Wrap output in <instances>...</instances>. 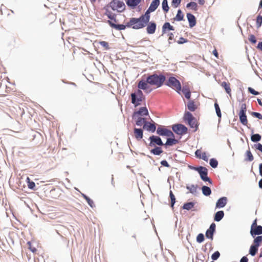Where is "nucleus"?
Instances as JSON below:
<instances>
[{"mask_svg": "<svg viewBox=\"0 0 262 262\" xmlns=\"http://www.w3.org/2000/svg\"><path fill=\"white\" fill-rule=\"evenodd\" d=\"M247 106L245 103H243L241 106V110L239 114H246Z\"/></svg>", "mask_w": 262, "mask_h": 262, "instance_id": "obj_53", "label": "nucleus"}, {"mask_svg": "<svg viewBox=\"0 0 262 262\" xmlns=\"http://www.w3.org/2000/svg\"><path fill=\"white\" fill-rule=\"evenodd\" d=\"M99 44L101 46L104 47L105 50H108L110 49V47H109L108 43L107 42L105 41H101L99 42Z\"/></svg>", "mask_w": 262, "mask_h": 262, "instance_id": "obj_55", "label": "nucleus"}, {"mask_svg": "<svg viewBox=\"0 0 262 262\" xmlns=\"http://www.w3.org/2000/svg\"><path fill=\"white\" fill-rule=\"evenodd\" d=\"M160 146H154V148L150 150V153L156 156L160 155L163 151L162 148Z\"/></svg>", "mask_w": 262, "mask_h": 262, "instance_id": "obj_27", "label": "nucleus"}, {"mask_svg": "<svg viewBox=\"0 0 262 262\" xmlns=\"http://www.w3.org/2000/svg\"><path fill=\"white\" fill-rule=\"evenodd\" d=\"M85 200L86 201L88 204L91 208H94L95 207L93 201L88 196Z\"/></svg>", "mask_w": 262, "mask_h": 262, "instance_id": "obj_52", "label": "nucleus"}, {"mask_svg": "<svg viewBox=\"0 0 262 262\" xmlns=\"http://www.w3.org/2000/svg\"><path fill=\"white\" fill-rule=\"evenodd\" d=\"M187 108L190 112H194L197 109V106L195 104L193 100H189L188 102Z\"/></svg>", "mask_w": 262, "mask_h": 262, "instance_id": "obj_32", "label": "nucleus"}, {"mask_svg": "<svg viewBox=\"0 0 262 262\" xmlns=\"http://www.w3.org/2000/svg\"><path fill=\"white\" fill-rule=\"evenodd\" d=\"M248 39L252 44H255L257 42V39L253 34H250Z\"/></svg>", "mask_w": 262, "mask_h": 262, "instance_id": "obj_50", "label": "nucleus"}, {"mask_svg": "<svg viewBox=\"0 0 262 262\" xmlns=\"http://www.w3.org/2000/svg\"><path fill=\"white\" fill-rule=\"evenodd\" d=\"M107 23L112 28H114L117 30H124L126 28H131L134 30H139L138 28H137V25L133 19V17L130 18L128 22L126 23V24H116L113 23L112 21L110 20H107Z\"/></svg>", "mask_w": 262, "mask_h": 262, "instance_id": "obj_3", "label": "nucleus"}, {"mask_svg": "<svg viewBox=\"0 0 262 262\" xmlns=\"http://www.w3.org/2000/svg\"><path fill=\"white\" fill-rule=\"evenodd\" d=\"M160 3V1H158V2L157 1V0H152L149 7V8L152 10V11H155L159 6Z\"/></svg>", "mask_w": 262, "mask_h": 262, "instance_id": "obj_37", "label": "nucleus"}, {"mask_svg": "<svg viewBox=\"0 0 262 262\" xmlns=\"http://www.w3.org/2000/svg\"><path fill=\"white\" fill-rule=\"evenodd\" d=\"M172 131L178 135H183L187 133L188 128L184 124L177 123L172 125Z\"/></svg>", "mask_w": 262, "mask_h": 262, "instance_id": "obj_10", "label": "nucleus"}, {"mask_svg": "<svg viewBox=\"0 0 262 262\" xmlns=\"http://www.w3.org/2000/svg\"><path fill=\"white\" fill-rule=\"evenodd\" d=\"M162 8L163 11L165 13L169 11V7L168 6L167 0H163L162 1Z\"/></svg>", "mask_w": 262, "mask_h": 262, "instance_id": "obj_41", "label": "nucleus"}, {"mask_svg": "<svg viewBox=\"0 0 262 262\" xmlns=\"http://www.w3.org/2000/svg\"><path fill=\"white\" fill-rule=\"evenodd\" d=\"M193 170L196 171L200 174V177L204 182H208L209 184H212V181L208 177V171L207 168L203 166H199L193 167Z\"/></svg>", "mask_w": 262, "mask_h": 262, "instance_id": "obj_6", "label": "nucleus"}, {"mask_svg": "<svg viewBox=\"0 0 262 262\" xmlns=\"http://www.w3.org/2000/svg\"><path fill=\"white\" fill-rule=\"evenodd\" d=\"M209 164L213 168H215L218 166V161L215 158H211L209 160Z\"/></svg>", "mask_w": 262, "mask_h": 262, "instance_id": "obj_44", "label": "nucleus"}, {"mask_svg": "<svg viewBox=\"0 0 262 262\" xmlns=\"http://www.w3.org/2000/svg\"><path fill=\"white\" fill-rule=\"evenodd\" d=\"M146 32L148 34H153L155 33L157 29V24L154 21H149L146 25Z\"/></svg>", "mask_w": 262, "mask_h": 262, "instance_id": "obj_13", "label": "nucleus"}, {"mask_svg": "<svg viewBox=\"0 0 262 262\" xmlns=\"http://www.w3.org/2000/svg\"><path fill=\"white\" fill-rule=\"evenodd\" d=\"M110 7L114 10L122 12L125 9V5L123 2L119 0H113L109 4Z\"/></svg>", "mask_w": 262, "mask_h": 262, "instance_id": "obj_9", "label": "nucleus"}, {"mask_svg": "<svg viewBox=\"0 0 262 262\" xmlns=\"http://www.w3.org/2000/svg\"><path fill=\"white\" fill-rule=\"evenodd\" d=\"M131 103L136 107L141 104V102L145 100V97L143 92L137 90L130 94Z\"/></svg>", "mask_w": 262, "mask_h": 262, "instance_id": "obj_4", "label": "nucleus"}, {"mask_svg": "<svg viewBox=\"0 0 262 262\" xmlns=\"http://www.w3.org/2000/svg\"><path fill=\"white\" fill-rule=\"evenodd\" d=\"M215 224L214 223H212L210 224L209 228L206 231L205 236L206 238L212 240L213 238V235L215 233Z\"/></svg>", "mask_w": 262, "mask_h": 262, "instance_id": "obj_12", "label": "nucleus"}, {"mask_svg": "<svg viewBox=\"0 0 262 262\" xmlns=\"http://www.w3.org/2000/svg\"><path fill=\"white\" fill-rule=\"evenodd\" d=\"M197 6H198L197 4L195 2H191L186 5V7L187 8H191V9H192L193 10H197Z\"/></svg>", "mask_w": 262, "mask_h": 262, "instance_id": "obj_46", "label": "nucleus"}, {"mask_svg": "<svg viewBox=\"0 0 262 262\" xmlns=\"http://www.w3.org/2000/svg\"><path fill=\"white\" fill-rule=\"evenodd\" d=\"M250 234L252 237H255L256 235L262 234V226L258 225L254 228H250Z\"/></svg>", "mask_w": 262, "mask_h": 262, "instance_id": "obj_16", "label": "nucleus"}, {"mask_svg": "<svg viewBox=\"0 0 262 262\" xmlns=\"http://www.w3.org/2000/svg\"><path fill=\"white\" fill-rule=\"evenodd\" d=\"M143 129H146L147 131L153 133L157 129L156 123L154 122L152 123L149 121H146L143 124Z\"/></svg>", "mask_w": 262, "mask_h": 262, "instance_id": "obj_14", "label": "nucleus"}, {"mask_svg": "<svg viewBox=\"0 0 262 262\" xmlns=\"http://www.w3.org/2000/svg\"><path fill=\"white\" fill-rule=\"evenodd\" d=\"M200 159H203L204 161H206V162H207L208 160V158L206 155V153L205 152H203L201 156V158Z\"/></svg>", "mask_w": 262, "mask_h": 262, "instance_id": "obj_62", "label": "nucleus"}, {"mask_svg": "<svg viewBox=\"0 0 262 262\" xmlns=\"http://www.w3.org/2000/svg\"><path fill=\"white\" fill-rule=\"evenodd\" d=\"M165 84L169 87L172 88L173 89L176 90V92L181 94V84L179 80L176 77L171 76L169 77L168 80L165 83Z\"/></svg>", "mask_w": 262, "mask_h": 262, "instance_id": "obj_7", "label": "nucleus"}, {"mask_svg": "<svg viewBox=\"0 0 262 262\" xmlns=\"http://www.w3.org/2000/svg\"><path fill=\"white\" fill-rule=\"evenodd\" d=\"M148 140H149L150 142L148 144H147L146 142L144 140L143 142L144 143L148 146L152 147V146H163L164 143L161 139V138L159 136H156V135H151L150 136Z\"/></svg>", "mask_w": 262, "mask_h": 262, "instance_id": "obj_8", "label": "nucleus"}, {"mask_svg": "<svg viewBox=\"0 0 262 262\" xmlns=\"http://www.w3.org/2000/svg\"><path fill=\"white\" fill-rule=\"evenodd\" d=\"M166 137H169L168 138H175V136L173 132L168 129V130L167 133Z\"/></svg>", "mask_w": 262, "mask_h": 262, "instance_id": "obj_60", "label": "nucleus"}, {"mask_svg": "<svg viewBox=\"0 0 262 262\" xmlns=\"http://www.w3.org/2000/svg\"><path fill=\"white\" fill-rule=\"evenodd\" d=\"M258 250V247H257L253 244H252L251 245V246L250 247L249 252V254L251 256H254L256 255Z\"/></svg>", "mask_w": 262, "mask_h": 262, "instance_id": "obj_35", "label": "nucleus"}, {"mask_svg": "<svg viewBox=\"0 0 262 262\" xmlns=\"http://www.w3.org/2000/svg\"><path fill=\"white\" fill-rule=\"evenodd\" d=\"M228 201L227 198L222 196L219 198L216 202L215 207L216 208H224L227 204Z\"/></svg>", "mask_w": 262, "mask_h": 262, "instance_id": "obj_18", "label": "nucleus"}, {"mask_svg": "<svg viewBox=\"0 0 262 262\" xmlns=\"http://www.w3.org/2000/svg\"><path fill=\"white\" fill-rule=\"evenodd\" d=\"M201 189L203 194L206 196H208L211 194V189L207 186H203Z\"/></svg>", "mask_w": 262, "mask_h": 262, "instance_id": "obj_30", "label": "nucleus"}, {"mask_svg": "<svg viewBox=\"0 0 262 262\" xmlns=\"http://www.w3.org/2000/svg\"><path fill=\"white\" fill-rule=\"evenodd\" d=\"M254 147L256 149L262 152V144L261 143H257L255 144L254 145Z\"/></svg>", "mask_w": 262, "mask_h": 262, "instance_id": "obj_59", "label": "nucleus"}, {"mask_svg": "<svg viewBox=\"0 0 262 262\" xmlns=\"http://www.w3.org/2000/svg\"><path fill=\"white\" fill-rule=\"evenodd\" d=\"M183 119L190 128H195V132L198 129L199 125L198 124L195 118L193 116L191 113L189 111H185Z\"/></svg>", "mask_w": 262, "mask_h": 262, "instance_id": "obj_5", "label": "nucleus"}, {"mask_svg": "<svg viewBox=\"0 0 262 262\" xmlns=\"http://www.w3.org/2000/svg\"><path fill=\"white\" fill-rule=\"evenodd\" d=\"M240 122L244 125H247L248 120L246 114H238Z\"/></svg>", "mask_w": 262, "mask_h": 262, "instance_id": "obj_33", "label": "nucleus"}, {"mask_svg": "<svg viewBox=\"0 0 262 262\" xmlns=\"http://www.w3.org/2000/svg\"><path fill=\"white\" fill-rule=\"evenodd\" d=\"M184 14L181 9L177 11L176 16L173 18L174 21H180L184 19Z\"/></svg>", "mask_w": 262, "mask_h": 262, "instance_id": "obj_31", "label": "nucleus"}, {"mask_svg": "<svg viewBox=\"0 0 262 262\" xmlns=\"http://www.w3.org/2000/svg\"><path fill=\"white\" fill-rule=\"evenodd\" d=\"M167 35L168 36V46H170V45L172 43L171 42V40L173 39L174 38V35L172 33H169Z\"/></svg>", "mask_w": 262, "mask_h": 262, "instance_id": "obj_57", "label": "nucleus"}, {"mask_svg": "<svg viewBox=\"0 0 262 262\" xmlns=\"http://www.w3.org/2000/svg\"><path fill=\"white\" fill-rule=\"evenodd\" d=\"M186 188L189 191V192L193 194L194 195H197L199 193L197 188H198V185H194L191 184L190 185H187L186 186Z\"/></svg>", "mask_w": 262, "mask_h": 262, "instance_id": "obj_24", "label": "nucleus"}, {"mask_svg": "<svg viewBox=\"0 0 262 262\" xmlns=\"http://www.w3.org/2000/svg\"><path fill=\"white\" fill-rule=\"evenodd\" d=\"M194 154H195V156L196 158H199V159L201 158V156L202 154H201V151L200 149H197L195 151Z\"/></svg>", "mask_w": 262, "mask_h": 262, "instance_id": "obj_63", "label": "nucleus"}, {"mask_svg": "<svg viewBox=\"0 0 262 262\" xmlns=\"http://www.w3.org/2000/svg\"><path fill=\"white\" fill-rule=\"evenodd\" d=\"M221 85L225 89L227 94H228L230 96H231V90L230 86V83L226 81H223L221 83Z\"/></svg>", "mask_w": 262, "mask_h": 262, "instance_id": "obj_28", "label": "nucleus"}, {"mask_svg": "<svg viewBox=\"0 0 262 262\" xmlns=\"http://www.w3.org/2000/svg\"><path fill=\"white\" fill-rule=\"evenodd\" d=\"M138 118L136 121V125L138 126H141L143 124L146 122L145 118L141 117H137Z\"/></svg>", "mask_w": 262, "mask_h": 262, "instance_id": "obj_42", "label": "nucleus"}, {"mask_svg": "<svg viewBox=\"0 0 262 262\" xmlns=\"http://www.w3.org/2000/svg\"><path fill=\"white\" fill-rule=\"evenodd\" d=\"M248 91L249 93L257 96L259 94V93L258 91H255L254 89L251 87L248 88Z\"/></svg>", "mask_w": 262, "mask_h": 262, "instance_id": "obj_51", "label": "nucleus"}, {"mask_svg": "<svg viewBox=\"0 0 262 262\" xmlns=\"http://www.w3.org/2000/svg\"><path fill=\"white\" fill-rule=\"evenodd\" d=\"M153 12L154 11L148 8L145 13L140 15L139 17H133L138 29H142L146 26L147 23L150 20V14Z\"/></svg>", "mask_w": 262, "mask_h": 262, "instance_id": "obj_1", "label": "nucleus"}, {"mask_svg": "<svg viewBox=\"0 0 262 262\" xmlns=\"http://www.w3.org/2000/svg\"><path fill=\"white\" fill-rule=\"evenodd\" d=\"M139 116H149V113L147 108L146 106L140 107L137 111H135L132 115V118L135 119Z\"/></svg>", "mask_w": 262, "mask_h": 262, "instance_id": "obj_11", "label": "nucleus"}, {"mask_svg": "<svg viewBox=\"0 0 262 262\" xmlns=\"http://www.w3.org/2000/svg\"><path fill=\"white\" fill-rule=\"evenodd\" d=\"M186 17L189 23V26L190 28L194 27L196 24V19L194 15L191 13H187Z\"/></svg>", "mask_w": 262, "mask_h": 262, "instance_id": "obj_17", "label": "nucleus"}, {"mask_svg": "<svg viewBox=\"0 0 262 262\" xmlns=\"http://www.w3.org/2000/svg\"><path fill=\"white\" fill-rule=\"evenodd\" d=\"M105 15H106L107 17L110 19V20H113L115 22H117L116 19V15L115 14H113L112 12L107 9L106 10Z\"/></svg>", "mask_w": 262, "mask_h": 262, "instance_id": "obj_36", "label": "nucleus"}, {"mask_svg": "<svg viewBox=\"0 0 262 262\" xmlns=\"http://www.w3.org/2000/svg\"><path fill=\"white\" fill-rule=\"evenodd\" d=\"M224 212L223 210H220L215 213L214 215V221L217 222L221 221L224 216Z\"/></svg>", "mask_w": 262, "mask_h": 262, "instance_id": "obj_25", "label": "nucleus"}, {"mask_svg": "<svg viewBox=\"0 0 262 262\" xmlns=\"http://www.w3.org/2000/svg\"><path fill=\"white\" fill-rule=\"evenodd\" d=\"M141 2V0H126L127 6L131 9H135Z\"/></svg>", "mask_w": 262, "mask_h": 262, "instance_id": "obj_23", "label": "nucleus"}, {"mask_svg": "<svg viewBox=\"0 0 262 262\" xmlns=\"http://www.w3.org/2000/svg\"><path fill=\"white\" fill-rule=\"evenodd\" d=\"M168 129L165 126L161 125H158L156 129V133L159 136H166Z\"/></svg>", "mask_w": 262, "mask_h": 262, "instance_id": "obj_19", "label": "nucleus"}, {"mask_svg": "<svg viewBox=\"0 0 262 262\" xmlns=\"http://www.w3.org/2000/svg\"><path fill=\"white\" fill-rule=\"evenodd\" d=\"M251 115L259 119H262V115L260 113L252 112Z\"/></svg>", "mask_w": 262, "mask_h": 262, "instance_id": "obj_54", "label": "nucleus"}, {"mask_svg": "<svg viewBox=\"0 0 262 262\" xmlns=\"http://www.w3.org/2000/svg\"><path fill=\"white\" fill-rule=\"evenodd\" d=\"M188 41V40L186 38H185L183 37H181L179 38V40L177 41V43L179 45H182L184 43H186Z\"/></svg>", "mask_w": 262, "mask_h": 262, "instance_id": "obj_56", "label": "nucleus"}, {"mask_svg": "<svg viewBox=\"0 0 262 262\" xmlns=\"http://www.w3.org/2000/svg\"><path fill=\"white\" fill-rule=\"evenodd\" d=\"M147 77L148 81L149 82V85H156L157 88L161 87L166 80V77L163 74L158 75L156 73H154L148 75Z\"/></svg>", "mask_w": 262, "mask_h": 262, "instance_id": "obj_2", "label": "nucleus"}, {"mask_svg": "<svg viewBox=\"0 0 262 262\" xmlns=\"http://www.w3.org/2000/svg\"><path fill=\"white\" fill-rule=\"evenodd\" d=\"M185 95V97L187 99H190L191 97V92L189 90V89L185 86H183L182 88H181V91Z\"/></svg>", "mask_w": 262, "mask_h": 262, "instance_id": "obj_29", "label": "nucleus"}, {"mask_svg": "<svg viewBox=\"0 0 262 262\" xmlns=\"http://www.w3.org/2000/svg\"><path fill=\"white\" fill-rule=\"evenodd\" d=\"M174 30V28L169 22H165L162 27V35L166 34L168 31Z\"/></svg>", "mask_w": 262, "mask_h": 262, "instance_id": "obj_20", "label": "nucleus"}, {"mask_svg": "<svg viewBox=\"0 0 262 262\" xmlns=\"http://www.w3.org/2000/svg\"><path fill=\"white\" fill-rule=\"evenodd\" d=\"M162 166L166 167H169L170 165L168 164L167 161L166 160H162L160 162Z\"/></svg>", "mask_w": 262, "mask_h": 262, "instance_id": "obj_61", "label": "nucleus"}, {"mask_svg": "<svg viewBox=\"0 0 262 262\" xmlns=\"http://www.w3.org/2000/svg\"><path fill=\"white\" fill-rule=\"evenodd\" d=\"M221 254L219 251H215L211 256V258L213 261L216 260L220 256Z\"/></svg>", "mask_w": 262, "mask_h": 262, "instance_id": "obj_48", "label": "nucleus"}, {"mask_svg": "<svg viewBox=\"0 0 262 262\" xmlns=\"http://www.w3.org/2000/svg\"><path fill=\"white\" fill-rule=\"evenodd\" d=\"M194 205H195V203L193 202H186V203H185L183 205V206L182 207V208L183 209H185V210H190L191 209H192V208L194 207Z\"/></svg>", "mask_w": 262, "mask_h": 262, "instance_id": "obj_34", "label": "nucleus"}, {"mask_svg": "<svg viewBox=\"0 0 262 262\" xmlns=\"http://www.w3.org/2000/svg\"><path fill=\"white\" fill-rule=\"evenodd\" d=\"M182 0H172V5L174 8H177L181 4Z\"/></svg>", "mask_w": 262, "mask_h": 262, "instance_id": "obj_58", "label": "nucleus"}, {"mask_svg": "<svg viewBox=\"0 0 262 262\" xmlns=\"http://www.w3.org/2000/svg\"><path fill=\"white\" fill-rule=\"evenodd\" d=\"M179 143V141L175 138H167L166 142L164 145L166 148L168 146H172Z\"/></svg>", "mask_w": 262, "mask_h": 262, "instance_id": "obj_26", "label": "nucleus"}, {"mask_svg": "<svg viewBox=\"0 0 262 262\" xmlns=\"http://www.w3.org/2000/svg\"><path fill=\"white\" fill-rule=\"evenodd\" d=\"M256 27L257 29L259 28L262 25V16L258 15L256 17Z\"/></svg>", "mask_w": 262, "mask_h": 262, "instance_id": "obj_47", "label": "nucleus"}, {"mask_svg": "<svg viewBox=\"0 0 262 262\" xmlns=\"http://www.w3.org/2000/svg\"><path fill=\"white\" fill-rule=\"evenodd\" d=\"M149 82L147 80V77H146V80L142 79L138 83V90L147 91L149 88Z\"/></svg>", "mask_w": 262, "mask_h": 262, "instance_id": "obj_15", "label": "nucleus"}, {"mask_svg": "<svg viewBox=\"0 0 262 262\" xmlns=\"http://www.w3.org/2000/svg\"><path fill=\"white\" fill-rule=\"evenodd\" d=\"M253 238L254 240L252 244L259 247L262 242V235L255 236Z\"/></svg>", "mask_w": 262, "mask_h": 262, "instance_id": "obj_39", "label": "nucleus"}, {"mask_svg": "<svg viewBox=\"0 0 262 262\" xmlns=\"http://www.w3.org/2000/svg\"><path fill=\"white\" fill-rule=\"evenodd\" d=\"M214 108L217 116L219 118H221L222 117V113L219 105L216 102L214 103Z\"/></svg>", "mask_w": 262, "mask_h": 262, "instance_id": "obj_45", "label": "nucleus"}, {"mask_svg": "<svg viewBox=\"0 0 262 262\" xmlns=\"http://www.w3.org/2000/svg\"><path fill=\"white\" fill-rule=\"evenodd\" d=\"M256 48L260 51H262V41H259L257 45Z\"/></svg>", "mask_w": 262, "mask_h": 262, "instance_id": "obj_64", "label": "nucleus"}, {"mask_svg": "<svg viewBox=\"0 0 262 262\" xmlns=\"http://www.w3.org/2000/svg\"><path fill=\"white\" fill-rule=\"evenodd\" d=\"M251 132V140L253 142L257 143L260 141L261 139V136L258 134H254V129L250 128Z\"/></svg>", "mask_w": 262, "mask_h": 262, "instance_id": "obj_21", "label": "nucleus"}, {"mask_svg": "<svg viewBox=\"0 0 262 262\" xmlns=\"http://www.w3.org/2000/svg\"><path fill=\"white\" fill-rule=\"evenodd\" d=\"M134 135L138 141L141 140L143 137V130L142 128H134Z\"/></svg>", "mask_w": 262, "mask_h": 262, "instance_id": "obj_22", "label": "nucleus"}, {"mask_svg": "<svg viewBox=\"0 0 262 262\" xmlns=\"http://www.w3.org/2000/svg\"><path fill=\"white\" fill-rule=\"evenodd\" d=\"M26 181L27 182L28 187L30 189L35 190V183L31 181L29 177L27 178Z\"/></svg>", "mask_w": 262, "mask_h": 262, "instance_id": "obj_40", "label": "nucleus"}, {"mask_svg": "<svg viewBox=\"0 0 262 262\" xmlns=\"http://www.w3.org/2000/svg\"><path fill=\"white\" fill-rule=\"evenodd\" d=\"M169 198L170 199V207L173 209L174 205L176 202V197L171 190L169 191Z\"/></svg>", "mask_w": 262, "mask_h": 262, "instance_id": "obj_38", "label": "nucleus"}, {"mask_svg": "<svg viewBox=\"0 0 262 262\" xmlns=\"http://www.w3.org/2000/svg\"><path fill=\"white\" fill-rule=\"evenodd\" d=\"M246 158H245V160L246 161H249L251 162L253 161V156L250 150H248L246 152Z\"/></svg>", "mask_w": 262, "mask_h": 262, "instance_id": "obj_43", "label": "nucleus"}, {"mask_svg": "<svg viewBox=\"0 0 262 262\" xmlns=\"http://www.w3.org/2000/svg\"><path fill=\"white\" fill-rule=\"evenodd\" d=\"M205 239L204 235L203 233H199L196 236V242L199 243H202Z\"/></svg>", "mask_w": 262, "mask_h": 262, "instance_id": "obj_49", "label": "nucleus"}]
</instances>
